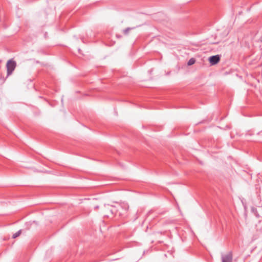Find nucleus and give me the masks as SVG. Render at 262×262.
Segmentation results:
<instances>
[{
  "instance_id": "nucleus-1",
  "label": "nucleus",
  "mask_w": 262,
  "mask_h": 262,
  "mask_svg": "<svg viewBox=\"0 0 262 262\" xmlns=\"http://www.w3.org/2000/svg\"><path fill=\"white\" fill-rule=\"evenodd\" d=\"M16 67V62L12 59L9 60L6 64L7 77L11 75Z\"/></svg>"
},
{
  "instance_id": "nucleus-2",
  "label": "nucleus",
  "mask_w": 262,
  "mask_h": 262,
  "mask_svg": "<svg viewBox=\"0 0 262 262\" xmlns=\"http://www.w3.org/2000/svg\"><path fill=\"white\" fill-rule=\"evenodd\" d=\"M232 258L233 256L231 252H229L226 254L222 255V262H232Z\"/></svg>"
},
{
  "instance_id": "nucleus-3",
  "label": "nucleus",
  "mask_w": 262,
  "mask_h": 262,
  "mask_svg": "<svg viewBox=\"0 0 262 262\" xmlns=\"http://www.w3.org/2000/svg\"><path fill=\"white\" fill-rule=\"evenodd\" d=\"M220 60V57L219 55L211 56L209 58V61L211 65H214L217 63Z\"/></svg>"
},
{
  "instance_id": "nucleus-4",
  "label": "nucleus",
  "mask_w": 262,
  "mask_h": 262,
  "mask_svg": "<svg viewBox=\"0 0 262 262\" xmlns=\"http://www.w3.org/2000/svg\"><path fill=\"white\" fill-rule=\"evenodd\" d=\"M195 62V59L193 58H190L187 62L188 66H191Z\"/></svg>"
},
{
  "instance_id": "nucleus-5",
  "label": "nucleus",
  "mask_w": 262,
  "mask_h": 262,
  "mask_svg": "<svg viewBox=\"0 0 262 262\" xmlns=\"http://www.w3.org/2000/svg\"><path fill=\"white\" fill-rule=\"evenodd\" d=\"M134 28H130V27H128V28H127L125 29L124 30H123V33H124L125 35H127V34H128V32H129L130 30H131L133 29Z\"/></svg>"
},
{
  "instance_id": "nucleus-6",
  "label": "nucleus",
  "mask_w": 262,
  "mask_h": 262,
  "mask_svg": "<svg viewBox=\"0 0 262 262\" xmlns=\"http://www.w3.org/2000/svg\"><path fill=\"white\" fill-rule=\"evenodd\" d=\"M21 230H19V231H18L17 232H16L15 233H14L12 237L13 238H16L17 237H18L20 235V234H21Z\"/></svg>"
},
{
  "instance_id": "nucleus-7",
  "label": "nucleus",
  "mask_w": 262,
  "mask_h": 262,
  "mask_svg": "<svg viewBox=\"0 0 262 262\" xmlns=\"http://www.w3.org/2000/svg\"><path fill=\"white\" fill-rule=\"evenodd\" d=\"M121 207L124 208L125 210H127L128 209V208H129L128 205L127 204H123L122 205V206H121Z\"/></svg>"
},
{
  "instance_id": "nucleus-8",
  "label": "nucleus",
  "mask_w": 262,
  "mask_h": 262,
  "mask_svg": "<svg viewBox=\"0 0 262 262\" xmlns=\"http://www.w3.org/2000/svg\"><path fill=\"white\" fill-rule=\"evenodd\" d=\"M116 210H115V208L114 209H110V211L113 213L114 211H115Z\"/></svg>"
}]
</instances>
